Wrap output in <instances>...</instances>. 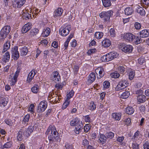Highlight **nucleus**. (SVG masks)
Instances as JSON below:
<instances>
[{"label":"nucleus","mask_w":149,"mask_h":149,"mask_svg":"<svg viewBox=\"0 0 149 149\" xmlns=\"http://www.w3.org/2000/svg\"><path fill=\"white\" fill-rule=\"evenodd\" d=\"M46 134L48 135V138L51 143L54 141V138L56 141L59 138V134L54 126H49L46 132Z\"/></svg>","instance_id":"1"},{"label":"nucleus","mask_w":149,"mask_h":149,"mask_svg":"<svg viewBox=\"0 0 149 149\" xmlns=\"http://www.w3.org/2000/svg\"><path fill=\"white\" fill-rule=\"evenodd\" d=\"M113 13V11L112 10L104 11L100 13L99 15L101 18H104L105 22H107L109 20L110 16L112 15Z\"/></svg>","instance_id":"2"},{"label":"nucleus","mask_w":149,"mask_h":149,"mask_svg":"<svg viewBox=\"0 0 149 149\" xmlns=\"http://www.w3.org/2000/svg\"><path fill=\"white\" fill-rule=\"evenodd\" d=\"M10 30V26H4L0 32V37H1V39H4L6 38Z\"/></svg>","instance_id":"3"},{"label":"nucleus","mask_w":149,"mask_h":149,"mask_svg":"<svg viewBox=\"0 0 149 149\" xmlns=\"http://www.w3.org/2000/svg\"><path fill=\"white\" fill-rule=\"evenodd\" d=\"M127 84L126 80L122 79L118 82L116 87V90L118 91L125 88L127 86Z\"/></svg>","instance_id":"4"},{"label":"nucleus","mask_w":149,"mask_h":149,"mask_svg":"<svg viewBox=\"0 0 149 149\" xmlns=\"http://www.w3.org/2000/svg\"><path fill=\"white\" fill-rule=\"evenodd\" d=\"M121 37L127 42H132L135 38V36L131 33H127L122 35Z\"/></svg>","instance_id":"5"},{"label":"nucleus","mask_w":149,"mask_h":149,"mask_svg":"<svg viewBox=\"0 0 149 149\" xmlns=\"http://www.w3.org/2000/svg\"><path fill=\"white\" fill-rule=\"evenodd\" d=\"M119 48L125 53H131L133 50L132 46L130 45L122 44L120 46Z\"/></svg>","instance_id":"6"},{"label":"nucleus","mask_w":149,"mask_h":149,"mask_svg":"<svg viewBox=\"0 0 149 149\" xmlns=\"http://www.w3.org/2000/svg\"><path fill=\"white\" fill-rule=\"evenodd\" d=\"M70 26H68L64 28L60 29L59 30V34L63 36H65L68 35L71 30Z\"/></svg>","instance_id":"7"},{"label":"nucleus","mask_w":149,"mask_h":149,"mask_svg":"<svg viewBox=\"0 0 149 149\" xmlns=\"http://www.w3.org/2000/svg\"><path fill=\"white\" fill-rule=\"evenodd\" d=\"M18 49V46H15L12 49L11 51L12 54V57L15 60L18 59L19 56Z\"/></svg>","instance_id":"8"},{"label":"nucleus","mask_w":149,"mask_h":149,"mask_svg":"<svg viewBox=\"0 0 149 149\" xmlns=\"http://www.w3.org/2000/svg\"><path fill=\"white\" fill-rule=\"evenodd\" d=\"M47 107V103L46 102L43 101L41 102L39 104L38 108V112H43L46 109Z\"/></svg>","instance_id":"9"},{"label":"nucleus","mask_w":149,"mask_h":149,"mask_svg":"<svg viewBox=\"0 0 149 149\" xmlns=\"http://www.w3.org/2000/svg\"><path fill=\"white\" fill-rule=\"evenodd\" d=\"M26 0H15L13 1L12 3L13 6L15 8H20L24 4Z\"/></svg>","instance_id":"10"},{"label":"nucleus","mask_w":149,"mask_h":149,"mask_svg":"<svg viewBox=\"0 0 149 149\" xmlns=\"http://www.w3.org/2000/svg\"><path fill=\"white\" fill-rule=\"evenodd\" d=\"M83 125L81 121L79 122V123L76 125L74 132L77 134H78L81 132L83 129Z\"/></svg>","instance_id":"11"},{"label":"nucleus","mask_w":149,"mask_h":149,"mask_svg":"<svg viewBox=\"0 0 149 149\" xmlns=\"http://www.w3.org/2000/svg\"><path fill=\"white\" fill-rule=\"evenodd\" d=\"M95 72L96 74H99L98 76H97V78L100 79L103 77L104 74V72L103 68L102 67H98L95 70Z\"/></svg>","instance_id":"12"},{"label":"nucleus","mask_w":149,"mask_h":149,"mask_svg":"<svg viewBox=\"0 0 149 149\" xmlns=\"http://www.w3.org/2000/svg\"><path fill=\"white\" fill-rule=\"evenodd\" d=\"M31 26V24L30 23H27L25 24L22 27V33H25L30 30Z\"/></svg>","instance_id":"13"},{"label":"nucleus","mask_w":149,"mask_h":149,"mask_svg":"<svg viewBox=\"0 0 149 149\" xmlns=\"http://www.w3.org/2000/svg\"><path fill=\"white\" fill-rule=\"evenodd\" d=\"M141 38H146L149 36V30L146 29L143 30L139 32Z\"/></svg>","instance_id":"14"},{"label":"nucleus","mask_w":149,"mask_h":149,"mask_svg":"<svg viewBox=\"0 0 149 149\" xmlns=\"http://www.w3.org/2000/svg\"><path fill=\"white\" fill-rule=\"evenodd\" d=\"M36 73V71L33 70L29 73L28 76L27 81L28 82H30L33 79V78Z\"/></svg>","instance_id":"15"},{"label":"nucleus","mask_w":149,"mask_h":149,"mask_svg":"<svg viewBox=\"0 0 149 149\" xmlns=\"http://www.w3.org/2000/svg\"><path fill=\"white\" fill-rule=\"evenodd\" d=\"M63 12V10L61 8H58L54 12L53 16L54 18L60 16L62 15Z\"/></svg>","instance_id":"16"},{"label":"nucleus","mask_w":149,"mask_h":149,"mask_svg":"<svg viewBox=\"0 0 149 149\" xmlns=\"http://www.w3.org/2000/svg\"><path fill=\"white\" fill-rule=\"evenodd\" d=\"M33 129L34 128L33 126H29L26 131L24 132V135L27 137L29 136L33 132Z\"/></svg>","instance_id":"17"},{"label":"nucleus","mask_w":149,"mask_h":149,"mask_svg":"<svg viewBox=\"0 0 149 149\" xmlns=\"http://www.w3.org/2000/svg\"><path fill=\"white\" fill-rule=\"evenodd\" d=\"M50 32V29L49 28H45L43 30L41 35L42 37H46L48 36Z\"/></svg>","instance_id":"18"},{"label":"nucleus","mask_w":149,"mask_h":149,"mask_svg":"<svg viewBox=\"0 0 149 149\" xmlns=\"http://www.w3.org/2000/svg\"><path fill=\"white\" fill-rule=\"evenodd\" d=\"M102 45L104 47H107L111 45V42L109 39H105L102 42Z\"/></svg>","instance_id":"19"},{"label":"nucleus","mask_w":149,"mask_h":149,"mask_svg":"<svg viewBox=\"0 0 149 149\" xmlns=\"http://www.w3.org/2000/svg\"><path fill=\"white\" fill-rule=\"evenodd\" d=\"M88 81L90 83H92L95 80L96 76L94 73L92 72L90 73L88 77Z\"/></svg>","instance_id":"20"},{"label":"nucleus","mask_w":149,"mask_h":149,"mask_svg":"<svg viewBox=\"0 0 149 149\" xmlns=\"http://www.w3.org/2000/svg\"><path fill=\"white\" fill-rule=\"evenodd\" d=\"M134 12V10L132 7H128L124 10V12L125 15H132Z\"/></svg>","instance_id":"21"},{"label":"nucleus","mask_w":149,"mask_h":149,"mask_svg":"<svg viewBox=\"0 0 149 149\" xmlns=\"http://www.w3.org/2000/svg\"><path fill=\"white\" fill-rule=\"evenodd\" d=\"M146 96L143 95H138L137 98L138 102H139V103H143L146 101Z\"/></svg>","instance_id":"22"},{"label":"nucleus","mask_w":149,"mask_h":149,"mask_svg":"<svg viewBox=\"0 0 149 149\" xmlns=\"http://www.w3.org/2000/svg\"><path fill=\"white\" fill-rule=\"evenodd\" d=\"M10 58V55L9 52H7L3 56L2 60L3 61L6 63L9 61Z\"/></svg>","instance_id":"23"},{"label":"nucleus","mask_w":149,"mask_h":149,"mask_svg":"<svg viewBox=\"0 0 149 149\" xmlns=\"http://www.w3.org/2000/svg\"><path fill=\"white\" fill-rule=\"evenodd\" d=\"M19 71L18 70H17L15 72L14 76L13 77L12 79V82L11 83L12 85H14L15 84V82L17 81V78L19 74Z\"/></svg>","instance_id":"24"},{"label":"nucleus","mask_w":149,"mask_h":149,"mask_svg":"<svg viewBox=\"0 0 149 149\" xmlns=\"http://www.w3.org/2000/svg\"><path fill=\"white\" fill-rule=\"evenodd\" d=\"M112 116L115 120H119L120 119L121 114L120 113H112Z\"/></svg>","instance_id":"25"},{"label":"nucleus","mask_w":149,"mask_h":149,"mask_svg":"<svg viewBox=\"0 0 149 149\" xmlns=\"http://www.w3.org/2000/svg\"><path fill=\"white\" fill-rule=\"evenodd\" d=\"M136 11L141 15L144 16L145 15V11L143 8L141 7H137L136 9Z\"/></svg>","instance_id":"26"},{"label":"nucleus","mask_w":149,"mask_h":149,"mask_svg":"<svg viewBox=\"0 0 149 149\" xmlns=\"http://www.w3.org/2000/svg\"><path fill=\"white\" fill-rule=\"evenodd\" d=\"M107 139L105 135L102 134H100L99 139L102 144H104L106 142Z\"/></svg>","instance_id":"27"},{"label":"nucleus","mask_w":149,"mask_h":149,"mask_svg":"<svg viewBox=\"0 0 149 149\" xmlns=\"http://www.w3.org/2000/svg\"><path fill=\"white\" fill-rule=\"evenodd\" d=\"M134 111V109L132 107H128L126 109V113L129 115L133 114Z\"/></svg>","instance_id":"28"},{"label":"nucleus","mask_w":149,"mask_h":149,"mask_svg":"<svg viewBox=\"0 0 149 149\" xmlns=\"http://www.w3.org/2000/svg\"><path fill=\"white\" fill-rule=\"evenodd\" d=\"M8 103V101L4 98L1 97L0 99V106L4 107L6 106Z\"/></svg>","instance_id":"29"},{"label":"nucleus","mask_w":149,"mask_h":149,"mask_svg":"<svg viewBox=\"0 0 149 149\" xmlns=\"http://www.w3.org/2000/svg\"><path fill=\"white\" fill-rule=\"evenodd\" d=\"M20 51L21 56H26L28 52V50L27 47L25 46L22 48L20 50Z\"/></svg>","instance_id":"30"},{"label":"nucleus","mask_w":149,"mask_h":149,"mask_svg":"<svg viewBox=\"0 0 149 149\" xmlns=\"http://www.w3.org/2000/svg\"><path fill=\"white\" fill-rule=\"evenodd\" d=\"M39 30L37 28H34L31 30L30 31L29 35L31 36H33L36 35L39 32Z\"/></svg>","instance_id":"31"},{"label":"nucleus","mask_w":149,"mask_h":149,"mask_svg":"<svg viewBox=\"0 0 149 149\" xmlns=\"http://www.w3.org/2000/svg\"><path fill=\"white\" fill-rule=\"evenodd\" d=\"M103 5L105 7L110 6L111 3L110 0H102Z\"/></svg>","instance_id":"32"},{"label":"nucleus","mask_w":149,"mask_h":149,"mask_svg":"<svg viewBox=\"0 0 149 149\" xmlns=\"http://www.w3.org/2000/svg\"><path fill=\"white\" fill-rule=\"evenodd\" d=\"M10 42L7 41L4 45L3 49L2 51V53H4L7 51L10 48Z\"/></svg>","instance_id":"33"},{"label":"nucleus","mask_w":149,"mask_h":149,"mask_svg":"<svg viewBox=\"0 0 149 149\" xmlns=\"http://www.w3.org/2000/svg\"><path fill=\"white\" fill-rule=\"evenodd\" d=\"M130 95V92L129 91H125L120 95V97L123 99H126L129 97Z\"/></svg>","instance_id":"34"},{"label":"nucleus","mask_w":149,"mask_h":149,"mask_svg":"<svg viewBox=\"0 0 149 149\" xmlns=\"http://www.w3.org/2000/svg\"><path fill=\"white\" fill-rule=\"evenodd\" d=\"M13 143L12 141L7 142L3 145V148H10L12 146Z\"/></svg>","instance_id":"35"},{"label":"nucleus","mask_w":149,"mask_h":149,"mask_svg":"<svg viewBox=\"0 0 149 149\" xmlns=\"http://www.w3.org/2000/svg\"><path fill=\"white\" fill-rule=\"evenodd\" d=\"M103 36V33L102 32H96L95 34V38L97 39H100L102 38Z\"/></svg>","instance_id":"36"},{"label":"nucleus","mask_w":149,"mask_h":149,"mask_svg":"<svg viewBox=\"0 0 149 149\" xmlns=\"http://www.w3.org/2000/svg\"><path fill=\"white\" fill-rule=\"evenodd\" d=\"M108 54L111 60L116 58L118 56L117 53L116 52H111L109 53Z\"/></svg>","instance_id":"37"},{"label":"nucleus","mask_w":149,"mask_h":149,"mask_svg":"<svg viewBox=\"0 0 149 149\" xmlns=\"http://www.w3.org/2000/svg\"><path fill=\"white\" fill-rule=\"evenodd\" d=\"M80 120L78 118H75L70 122V125L72 126H76V125L79 123Z\"/></svg>","instance_id":"38"},{"label":"nucleus","mask_w":149,"mask_h":149,"mask_svg":"<svg viewBox=\"0 0 149 149\" xmlns=\"http://www.w3.org/2000/svg\"><path fill=\"white\" fill-rule=\"evenodd\" d=\"M96 108L95 105L93 102H91L89 105L88 109L91 110L93 111Z\"/></svg>","instance_id":"39"},{"label":"nucleus","mask_w":149,"mask_h":149,"mask_svg":"<svg viewBox=\"0 0 149 149\" xmlns=\"http://www.w3.org/2000/svg\"><path fill=\"white\" fill-rule=\"evenodd\" d=\"M22 15L23 19H25L26 20L29 19L31 17V14H30L27 12L23 13L22 14Z\"/></svg>","instance_id":"40"},{"label":"nucleus","mask_w":149,"mask_h":149,"mask_svg":"<svg viewBox=\"0 0 149 149\" xmlns=\"http://www.w3.org/2000/svg\"><path fill=\"white\" fill-rule=\"evenodd\" d=\"M70 102V101L69 100L66 98L62 105V109H65L69 104Z\"/></svg>","instance_id":"41"},{"label":"nucleus","mask_w":149,"mask_h":149,"mask_svg":"<svg viewBox=\"0 0 149 149\" xmlns=\"http://www.w3.org/2000/svg\"><path fill=\"white\" fill-rule=\"evenodd\" d=\"M23 131V130L21 129L18 132L17 139L19 141H21L23 139L22 135Z\"/></svg>","instance_id":"42"},{"label":"nucleus","mask_w":149,"mask_h":149,"mask_svg":"<svg viewBox=\"0 0 149 149\" xmlns=\"http://www.w3.org/2000/svg\"><path fill=\"white\" fill-rule=\"evenodd\" d=\"M32 91L34 93H37L39 91V87L37 85H35L31 88Z\"/></svg>","instance_id":"43"},{"label":"nucleus","mask_w":149,"mask_h":149,"mask_svg":"<svg viewBox=\"0 0 149 149\" xmlns=\"http://www.w3.org/2000/svg\"><path fill=\"white\" fill-rule=\"evenodd\" d=\"M114 134L111 132H107L105 134V136L107 138H109L110 139H112L114 136Z\"/></svg>","instance_id":"44"},{"label":"nucleus","mask_w":149,"mask_h":149,"mask_svg":"<svg viewBox=\"0 0 149 149\" xmlns=\"http://www.w3.org/2000/svg\"><path fill=\"white\" fill-rule=\"evenodd\" d=\"M59 75V73L57 71H54L52 73L51 75V79L54 80V79L57 77H58Z\"/></svg>","instance_id":"45"},{"label":"nucleus","mask_w":149,"mask_h":149,"mask_svg":"<svg viewBox=\"0 0 149 149\" xmlns=\"http://www.w3.org/2000/svg\"><path fill=\"white\" fill-rule=\"evenodd\" d=\"M111 76L112 78H118L120 76L119 74L117 72H115L111 74Z\"/></svg>","instance_id":"46"},{"label":"nucleus","mask_w":149,"mask_h":149,"mask_svg":"<svg viewBox=\"0 0 149 149\" xmlns=\"http://www.w3.org/2000/svg\"><path fill=\"white\" fill-rule=\"evenodd\" d=\"M135 74L134 72L133 71H130L129 74V77L130 79L132 80L133 79L134 77Z\"/></svg>","instance_id":"47"},{"label":"nucleus","mask_w":149,"mask_h":149,"mask_svg":"<svg viewBox=\"0 0 149 149\" xmlns=\"http://www.w3.org/2000/svg\"><path fill=\"white\" fill-rule=\"evenodd\" d=\"M74 94V92L72 90L70 91L69 93L67 95V98L68 99L70 100L73 96Z\"/></svg>","instance_id":"48"},{"label":"nucleus","mask_w":149,"mask_h":149,"mask_svg":"<svg viewBox=\"0 0 149 149\" xmlns=\"http://www.w3.org/2000/svg\"><path fill=\"white\" fill-rule=\"evenodd\" d=\"M90 125L86 124L84 127V131L86 132H87L90 130Z\"/></svg>","instance_id":"49"},{"label":"nucleus","mask_w":149,"mask_h":149,"mask_svg":"<svg viewBox=\"0 0 149 149\" xmlns=\"http://www.w3.org/2000/svg\"><path fill=\"white\" fill-rule=\"evenodd\" d=\"M110 36L111 37H114L116 36L115 31L113 29L111 28L110 30Z\"/></svg>","instance_id":"50"},{"label":"nucleus","mask_w":149,"mask_h":149,"mask_svg":"<svg viewBox=\"0 0 149 149\" xmlns=\"http://www.w3.org/2000/svg\"><path fill=\"white\" fill-rule=\"evenodd\" d=\"M103 85L104 88H108L110 86V83L108 81H105L103 83Z\"/></svg>","instance_id":"51"},{"label":"nucleus","mask_w":149,"mask_h":149,"mask_svg":"<svg viewBox=\"0 0 149 149\" xmlns=\"http://www.w3.org/2000/svg\"><path fill=\"white\" fill-rule=\"evenodd\" d=\"M30 117V116L29 114L26 115L24 116L23 120V121L25 123L28 122L29 121Z\"/></svg>","instance_id":"52"},{"label":"nucleus","mask_w":149,"mask_h":149,"mask_svg":"<svg viewBox=\"0 0 149 149\" xmlns=\"http://www.w3.org/2000/svg\"><path fill=\"white\" fill-rule=\"evenodd\" d=\"M134 25L136 29L139 30L141 28V25L138 22H135Z\"/></svg>","instance_id":"53"},{"label":"nucleus","mask_w":149,"mask_h":149,"mask_svg":"<svg viewBox=\"0 0 149 149\" xmlns=\"http://www.w3.org/2000/svg\"><path fill=\"white\" fill-rule=\"evenodd\" d=\"M138 61L139 64L142 65L143 63L145 62V60L144 58L141 57L138 59Z\"/></svg>","instance_id":"54"},{"label":"nucleus","mask_w":149,"mask_h":149,"mask_svg":"<svg viewBox=\"0 0 149 149\" xmlns=\"http://www.w3.org/2000/svg\"><path fill=\"white\" fill-rule=\"evenodd\" d=\"M139 145L136 142L133 143L132 144V147L133 149H139Z\"/></svg>","instance_id":"55"},{"label":"nucleus","mask_w":149,"mask_h":149,"mask_svg":"<svg viewBox=\"0 0 149 149\" xmlns=\"http://www.w3.org/2000/svg\"><path fill=\"white\" fill-rule=\"evenodd\" d=\"M143 147L144 149H149V143L148 141H146L143 144Z\"/></svg>","instance_id":"56"},{"label":"nucleus","mask_w":149,"mask_h":149,"mask_svg":"<svg viewBox=\"0 0 149 149\" xmlns=\"http://www.w3.org/2000/svg\"><path fill=\"white\" fill-rule=\"evenodd\" d=\"M141 37H137L136 38L135 41L137 44L140 43L142 42V40L141 39Z\"/></svg>","instance_id":"57"},{"label":"nucleus","mask_w":149,"mask_h":149,"mask_svg":"<svg viewBox=\"0 0 149 149\" xmlns=\"http://www.w3.org/2000/svg\"><path fill=\"white\" fill-rule=\"evenodd\" d=\"M118 70L121 74H123L125 71V68L123 66H120L118 68Z\"/></svg>","instance_id":"58"},{"label":"nucleus","mask_w":149,"mask_h":149,"mask_svg":"<svg viewBox=\"0 0 149 149\" xmlns=\"http://www.w3.org/2000/svg\"><path fill=\"white\" fill-rule=\"evenodd\" d=\"M106 55H104L102 56L100 58L101 60L103 62H107V57H106Z\"/></svg>","instance_id":"59"},{"label":"nucleus","mask_w":149,"mask_h":149,"mask_svg":"<svg viewBox=\"0 0 149 149\" xmlns=\"http://www.w3.org/2000/svg\"><path fill=\"white\" fill-rule=\"evenodd\" d=\"M83 145L84 146H87L89 144L88 141L86 139H84L83 140Z\"/></svg>","instance_id":"60"},{"label":"nucleus","mask_w":149,"mask_h":149,"mask_svg":"<svg viewBox=\"0 0 149 149\" xmlns=\"http://www.w3.org/2000/svg\"><path fill=\"white\" fill-rule=\"evenodd\" d=\"M34 108V106L33 104H31L29 108V110L31 111V112H33V109Z\"/></svg>","instance_id":"61"},{"label":"nucleus","mask_w":149,"mask_h":149,"mask_svg":"<svg viewBox=\"0 0 149 149\" xmlns=\"http://www.w3.org/2000/svg\"><path fill=\"white\" fill-rule=\"evenodd\" d=\"M5 122L7 124L10 126L12 124V121L10 120H5Z\"/></svg>","instance_id":"62"},{"label":"nucleus","mask_w":149,"mask_h":149,"mask_svg":"<svg viewBox=\"0 0 149 149\" xmlns=\"http://www.w3.org/2000/svg\"><path fill=\"white\" fill-rule=\"evenodd\" d=\"M65 147L66 149H72L73 148V146L72 145L68 144L66 145Z\"/></svg>","instance_id":"63"},{"label":"nucleus","mask_w":149,"mask_h":149,"mask_svg":"<svg viewBox=\"0 0 149 149\" xmlns=\"http://www.w3.org/2000/svg\"><path fill=\"white\" fill-rule=\"evenodd\" d=\"M55 87L58 89H61L62 88V86L61 84H57L55 85Z\"/></svg>","instance_id":"64"}]
</instances>
